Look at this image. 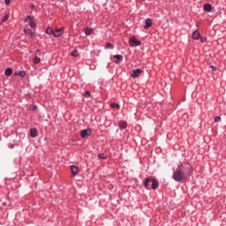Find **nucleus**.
<instances>
[{
	"label": "nucleus",
	"mask_w": 226,
	"mask_h": 226,
	"mask_svg": "<svg viewBox=\"0 0 226 226\" xmlns=\"http://www.w3.org/2000/svg\"><path fill=\"white\" fill-rule=\"evenodd\" d=\"M192 174H193L192 165L190 163H183L173 172L172 179L177 183H185V181H188L192 177Z\"/></svg>",
	"instance_id": "nucleus-1"
},
{
	"label": "nucleus",
	"mask_w": 226,
	"mask_h": 226,
	"mask_svg": "<svg viewBox=\"0 0 226 226\" xmlns=\"http://www.w3.org/2000/svg\"><path fill=\"white\" fill-rule=\"evenodd\" d=\"M111 109H120V106L119 104L113 102L111 103Z\"/></svg>",
	"instance_id": "nucleus-21"
},
{
	"label": "nucleus",
	"mask_w": 226,
	"mask_h": 226,
	"mask_svg": "<svg viewBox=\"0 0 226 226\" xmlns=\"http://www.w3.org/2000/svg\"><path fill=\"white\" fill-rule=\"evenodd\" d=\"M207 38L206 37H200V41L201 43H204L206 41Z\"/></svg>",
	"instance_id": "nucleus-29"
},
{
	"label": "nucleus",
	"mask_w": 226,
	"mask_h": 226,
	"mask_svg": "<svg viewBox=\"0 0 226 226\" xmlns=\"http://www.w3.org/2000/svg\"><path fill=\"white\" fill-rule=\"evenodd\" d=\"M129 44L131 45V47H139V45H140L141 43H140V41H138V40H137V38L132 37V38L129 40Z\"/></svg>",
	"instance_id": "nucleus-4"
},
{
	"label": "nucleus",
	"mask_w": 226,
	"mask_h": 226,
	"mask_svg": "<svg viewBox=\"0 0 226 226\" xmlns=\"http://www.w3.org/2000/svg\"><path fill=\"white\" fill-rule=\"evenodd\" d=\"M71 170L73 176H77L79 174V167L77 166H71Z\"/></svg>",
	"instance_id": "nucleus-11"
},
{
	"label": "nucleus",
	"mask_w": 226,
	"mask_h": 226,
	"mask_svg": "<svg viewBox=\"0 0 226 226\" xmlns=\"http://www.w3.org/2000/svg\"><path fill=\"white\" fill-rule=\"evenodd\" d=\"M64 33V28H60V29H55L53 30V36L55 38H59V36H62V34Z\"/></svg>",
	"instance_id": "nucleus-5"
},
{
	"label": "nucleus",
	"mask_w": 226,
	"mask_h": 226,
	"mask_svg": "<svg viewBox=\"0 0 226 226\" xmlns=\"http://www.w3.org/2000/svg\"><path fill=\"white\" fill-rule=\"evenodd\" d=\"M46 34H54V30H52V28H50V27H48L46 29Z\"/></svg>",
	"instance_id": "nucleus-19"
},
{
	"label": "nucleus",
	"mask_w": 226,
	"mask_h": 226,
	"mask_svg": "<svg viewBox=\"0 0 226 226\" xmlns=\"http://www.w3.org/2000/svg\"><path fill=\"white\" fill-rule=\"evenodd\" d=\"M25 22H27V24L32 27V29H35L36 27V22H34V16H26L25 18Z\"/></svg>",
	"instance_id": "nucleus-3"
},
{
	"label": "nucleus",
	"mask_w": 226,
	"mask_h": 226,
	"mask_svg": "<svg viewBox=\"0 0 226 226\" xmlns=\"http://www.w3.org/2000/svg\"><path fill=\"white\" fill-rule=\"evenodd\" d=\"M126 126H128V124L126 122L120 123V128L122 130H124V128H126Z\"/></svg>",
	"instance_id": "nucleus-18"
},
{
	"label": "nucleus",
	"mask_w": 226,
	"mask_h": 226,
	"mask_svg": "<svg viewBox=\"0 0 226 226\" xmlns=\"http://www.w3.org/2000/svg\"><path fill=\"white\" fill-rule=\"evenodd\" d=\"M4 1L6 5L10 4V3L11 2V0H4Z\"/></svg>",
	"instance_id": "nucleus-31"
},
{
	"label": "nucleus",
	"mask_w": 226,
	"mask_h": 226,
	"mask_svg": "<svg viewBox=\"0 0 226 226\" xmlns=\"http://www.w3.org/2000/svg\"><path fill=\"white\" fill-rule=\"evenodd\" d=\"M114 59H117L116 61H115V63L117 64H119V63H121V61H123V56H121V55H115L114 56Z\"/></svg>",
	"instance_id": "nucleus-13"
},
{
	"label": "nucleus",
	"mask_w": 226,
	"mask_h": 226,
	"mask_svg": "<svg viewBox=\"0 0 226 226\" xmlns=\"http://www.w3.org/2000/svg\"><path fill=\"white\" fill-rule=\"evenodd\" d=\"M204 11H207V13H210V11H213V6L209 4H205L203 6Z\"/></svg>",
	"instance_id": "nucleus-8"
},
{
	"label": "nucleus",
	"mask_w": 226,
	"mask_h": 226,
	"mask_svg": "<svg viewBox=\"0 0 226 226\" xmlns=\"http://www.w3.org/2000/svg\"><path fill=\"white\" fill-rule=\"evenodd\" d=\"M140 73H142V70L140 69L133 70L132 72L131 73V77H132L133 79H137V77H139Z\"/></svg>",
	"instance_id": "nucleus-7"
},
{
	"label": "nucleus",
	"mask_w": 226,
	"mask_h": 226,
	"mask_svg": "<svg viewBox=\"0 0 226 226\" xmlns=\"http://www.w3.org/2000/svg\"><path fill=\"white\" fill-rule=\"evenodd\" d=\"M71 56H72V57H77V56H79V50L74 49L72 53Z\"/></svg>",
	"instance_id": "nucleus-17"
},
{
	"label": "nucleus",
	"mask_w": 226,
	"mask_h": 226,
	"mask_svg": "<svg viewBox=\"0 0 226 226\" xmlns=\"http://www.w3.org/2000/svg\"><path fill=\"white\" fill-rule=\"evenodd\" d=\"M106 49H114V46H113V44H112V43L108 42V43L106 44Z\"/></svg>",
	"instance_id": "nucleus-24"
},
{
	"label": "nucleus",
	"mask_w": 226,
	"mask_h": 226,
	"mask_svg": "<svg viewBox=\"0 0 226 226\" xmlns=\"http://www.w3.org/2000/svg\"><path fill=\"white\" fill-rule=\"evenodd\" d=\"M32 8H34V5H33Z\"/></svg>",
	"instance_id": "nucleus-34"
},
{
	"label": "nucleus",
	"mask_w": 226,
	"mask_h": 226,
	"mask_svg": "<svg viewBox=\"0 0 226 226\" xmlns=\"http://www.w3.org/2000/svg\"><path fill=\"white\" fill-rule=\"evenodd\" d=\"M10 15L6 14L3 19H2V22H6V20H8Z\"/></svg>",
	"instance_id": "nucleus-26"
},
{
	"label": "nucleus",
	"mask_w": 226,
	"mask_h": 226,
	"mask_svg": "<svg viewBox=\"0 0 226 226\" xmlns=\"http://www.w3.org/2000/svg\"><path fill=\"white\" fill-rule=\"evenodd\" d=\"M85 98H89V96H91V92L89 91H86L84 94Z\"/></svg>",
	"instance_id": "nucleus-25"
},
{
	"label": "nucleus",
	"mask_w": 226,
	"mask_h": 226,
	"mask_svg": "<svg viewBox=\"0 0 226 226\" xmlns=\"http://www.w3.org/2000/svg\"><path fill=\"white\" fill-rule=\"evenodd\" d=\"M24 33L29 34L30 38H33L34 36V34H33V31L31 29H25Z\"/></svg>",
	"instance_id": "nucleus-15"
},
{
	"label": "nucleus",
	"mask_w": 226,
	"mask_h": 226,
	"mask_svg": "<svg viewBox=\"0 0 226 226\" xmlns=\"http://www.w3.org/2000/svg\"><path fill=\"white\" fill-rule=\"evenodd\" d=\"M30 109H31V110H36V109H38V107H36V106H30Z\"/></svg>",
	"instance_id": "nucleus-30"
},
{
	"label": "nucleus",
	"mask_w": 226,
	"mask_h": 226,
	"mask_svg": "<svg viewBox=\"0 0 226 226\" xmlns=\"http://www.w3.org/2000/svg\"><path fill=\"white\" fill-rule=\"evenodd\" d=\"M151 26H153V21L151 20V19H147L145 21V29H149V27H151Z\"/></svg>",
	"instance_id": "nucleus-9"
},
{
	"label": "nucleus",
	"mask_w": 226,
	"mask_h": 226,
	"mask_svg": "<svg viewBox=\"0 0 226 226\" xmlns=\"http://www.w3.org/2000/svg\"><path fill=\"white\" fill-rule=\"evenodd\" d=\"M40 61H41V59L38 56H35L34 59V64H38V63H40Z\"/></svg>",
	"instance_id": "nucleus-22"
},
{
	"label": "nucleus",
	"mask_w": 226,
	"mask_h": 226,
	"mask_svg": "<svg viewBox=\"0 0 226 226\" xmlns=\"http://www.w3.org/2000/svg\"><path fill=\"white\" fill-rule=\"evenodd\" d=\"M210 68H211L212 72H216L218 70V67L215 66V65H210Z\"/></svg>",
	"instance_id": "nucleus-27"
},
{
	"label": "nucleus",
	"mask_w": 226,
	"mask_h": 226,
	"mask_svg": "<svg viewBox=\"0 0 226 226\" xmlns=\"http://www.w3.org/2000/svg\"><path fill=\"white\" fill-rule=\"evenodd\" d=\"M192 38L193 40H199V38H200V33L199 32V30H195L192 33Z\"/></svg>",
	"instance_id": "nucleus-12"
},
{
	"label": "nucleus",
	"mask_w": 226,
	"mask_h": 226,
	"mask_svg": "<svg viewBox=\"0 0 226 226\" xmlns=\"http://www.w3.org/2000/svg\"><path fill=\"white\" fill-rule=\"evenodd\" d=\"M80 135H81L82 139H87V137H89V135H91V129L82 130Z\"/></svg>",
	"instance_id": "nucleus-6"
},
{
	"label": "nucleus",
	"mask_w": 226,
	"mask_h": 226,
	"mask_svg": "<svg viewBox=\"0 0 226 226\" xmlns=\"http://www.w3.org/2000/svg\"><path fill=\"white\" fill-rule=\"evenodd\" d=\"M220 121H222V117H215V123H220Z\"/></svg>",
	"instance_id": "nucleus-28"
},
{
	"label": "nucleus",
	"mask_w": 226,
	"mask_h": 226,
	"mask_svg": "<svg viewBox=\"0 0 226 226\" xmlns=\"http://www.w3.org/2000/svg\"><path fill=\"white\" fill-rule=\"evenodd\" d=\"M159 185L158 180L154 177H147L144 183V186L147 188V190H156Z\"/></svg>",
	"instance_id": "nucleus-2"
},
{
	"label": "nucleus",
	"mask_w": 226,
	"mask_h": 226,
	"mask_svg": "<svg viewBox=\"0 0 226 226\" xmlns=\"http://www.w3.org/2000/svg\"><path fill=\"white\" fill-rule=\"evenodd\" d=\"M30 137H38V131L36 130V128L30 129Z\"/></svg>",
	"instance_id": "nucleus-10"
},
{
	"label": "nucleus",
	"mask_w": 226,
	"mask_h": 226,
	"mask_svg": "<svg viewBox=\"0 0 226 226\" xmlns=\"http://www.w3.org/2000/svg\"><path fill=\"white\" fill-rule=\"evenodd\" d=\"M3 206H6V202H4V203H3Z\"/></svg>",
	"instance_id": "nucleus-33"
},
{
	"label": "nucleus",
	"mask_w": 226,
	"mask_h": 226,
	"mask_svg": "<svg viewBox=\"0 0 226 226\" xmlns=\"http://www.w3.org/2000/svg\"><path fill=\"white\" fill-rule=\"evenodd\" d=\"M5 75L7 77H10V75H11L13 73V70H11V68H7L4 72Z\"/></svg>",
	"instance_id": "nucleus-16"
},
{
	"label": "nucleus",
	"mask_w": 226,
	"mask_h": 226,
	"mask_svg": "<svg viewBox=\"0 0 226 226\" xmlns=\"http://www.w3.org/2000/svg\"><path fill=\"white\" fill-rule=\"evenodd\" d=\"M98 158H99V160H106V159H107V156H105V154H100L98 155Z\"/></svg>",
	"instance_id": "nucleus-23"
},
{
	"label": "nucleus",
	"mask_w": 226,
	"mask_h": 226,
	"mask_svg": "<svg viewBox=\"0 0 226 226\" xmlns=\"http://www.w3.org/2000/svg\"><path fill=\"white\" fill-rule=\"evenodd\" d=\"M38 52H40V49H37V50L35 51V54H38Z\"/></svg>",
	"instance_id": "nucleus-32"
},
{
	"label": "nucleus",
	"mask_w": 226,
	"mask_h": 226,
	"mask_svg": "<svg viewBox=\"0 0 226 226\" xmlns=\"http://www.w3.org/2000/svg\"><path fill=\"white\" fill-rule=\"evenodd\" d=\"M15 75H19V77H26V72L21 71L19 72H15Z\"/></svg>",
	"instance_id": "nucleus-20"
},
{
	"label": "nucleus",
	"mask_w": 226,
	"mask_h": 226,
	"mask_svg": "<svg viewBox=\"0 0 226 226\" xmlns=\"http://www.w3.org/2000/svg\"><path fill=\"white\" fill-rule=\"evenodd\" d=\"M85 34L87 36H91V34H93V28L87 27L85 29Z\"/></svg>",
	"instance_id": "nucleus-14"
}]
</instances>
